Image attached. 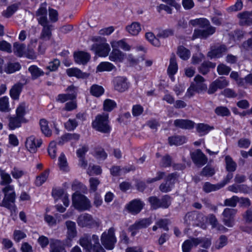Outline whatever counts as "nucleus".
Here are the masks:
<instances>
[{
  "mask_svg": "<svg viewBox=\"0 0 252 252\" xmlns=\"http://www.w3.org/2000/svg\"><path fill=\"white\" fill-rule=\"evenodd\" d=\"M152 222L151 218L143 219L136 221L133 224L130 226L128 230L131 232V235L134 236L139 229L148 226Z\"/></svg>",
  "mask_w": 252,
  "mask_h": 252,
  "instance_id": "9d476101",
  "label": "nucleus"
},
{
  "mask_svg": "<svg viewBox=\"0 0 252 252\" xmlns=\"http://www.w3.org/2000/svg\"><path fill=\"white\" fill-rule=\"evenodd\" d=\"M227 49L225 45H217L212 47L210 51L208 53L207 56L211 59L219 58L222 57L226 52Z\"/></svg>",
  "mask_w": 252,
  "mask_h": 252,
  "instance_id": "a211bd4d",
  "label": "nucleus"
},
{
  "mask_svg": "<svg viewBox=\"0 0 252 252\" xmlns=\"http://www.w3.org/2000/svg\"><path fill=\"white\" fill-rule=\"evenodd\" d=\"M41 144V139L36 138L34 136H31L27 138L25 145L28 151L31 153H35L37 149L40 147Z\"/></svg>",
  "mask_w": 252,
  "mask_h": 252,
  "instance_id": "4468645a",
  "label": "nucleus"
},
{
  "mask_svg": "<svg viewBox=\"0 0 252 252\" xmlns=\"http://www.w3.org/2000/svg\"><path fill=\"white\" fill-rule=\"evenodd\" d=\"M28 70L31 74L32 79L34 80L44 74V72L41 69L34 65L30 66Z\"/></svg>",
  "mask_w": 252,
  "mask_h": 252,
  "instance_id": "72a5a7b5",
  "label": "nucleus"
},
{
  "mask_svg": "<svg viewBox=\"0 0 252 252\" xmlns=\"http://www.w3.org/2000/svg\"><path fill=\"white\" fill-rule=\"evenodd\" d=\"M100 184L99 180L94 177H92L89 179V184L91 191L95 192L97 189V187Z\"/></svg>",
  "mask_w": 252,
  "mask_h": 252,
  "instance_id": "bf43d9fd",
  "label": "nucleus"
},
{
  "mask_svg": "<svg viewBox=\"0 0 252 252\" xmlns=\"http://www.w3.org/2000/svg\"><path fill=\"white\" fill-rule=\"evenodd\" d=\"M176 178V174L172 173L169 174L166 178V182L160 185V190L163 192L170 191L174 187Z\"/></svg>",
  "mask_w": 252,
  "mask_h": 252,
  "instance_id": "2eb2a0df",
  "label": "nucleus"
},
{
  "mask_svg": "<svg viewBox=\"0 0 252 252\" xmlns=\"http://www.w3.org/2000/svg\"><path fill=\"white\" fill-rule=\"evenodd\" d=\"M146 39L154 46L159 47L160 45L159 40L155 37L153 33L151 32H147L145 34Z\"/></svg>",
  "mask_w": 252,
  "mask_h": 252,
  "instance_id": "603ef678",
  "label": "nucleus"
},
{
  "mask_svg": "<svg viewBox=\"0 0 252 252\" xmlns=\"http://www.w3.org/2000/svg\"><path fill=\"white\" fill-rule=\"evenodd\" d=\"M25 119L20 118L17 116L12 117L9 119V127L11 129H15L21 126V123L24 122Z\"/></svg>",
  "mask_w": 252,
  "mask_h": 252,
  "instance_id": "2f4dec72",
  "label": "nucleus"
},
{
  "mask_svg": "<svg viewBox=\"0 0 252 252\" xmlns=\"http://www.w3.org/2000/svg\"><path fill=\"white\" fill-rule=\"evenodd\" d=\"M236 213V210L233 209L225 208L223 210L222 214V220L226 226L231 227L234 225V217Z\"/></svg>",
  "mask_w": 252,
  "mask_h": 252,
  "instance_id": "ddd939ff",
  "label": "nucleus"
},
{
  "mask_svg": "<svg viewBox=\"0 0 252 252\" xmlns=\"http://www.w3.org/2000/svg\"><path fill=\"white\" fill-rule=\"evenodd\" d=\"M200 242L198 238L190 237L186 240L182 244V248L183 252H189L191 249L199 245Z\"/></svg>",
  "mask_w": 252,
  "mask_h": 252,
  "instance_id": "aec40b11",
  "label": "nucleus"
},
{
  "mask_svg": "<svg viewBox=\"0 0 252 252\" xmlns=\"http://www.w3.org/2000/svg\"><path fill=\"white\" fill-rule=\"evenodd\" d=\"M178 70V65L176 61L175 56L171 57L170 60V64L168 67V73L169 75L173 76Z\"/></svg>",
  "mask_w": 252,
  "mask_h": 252,
  "instance_id": "ea45409f",
  "label": "nucleus"
},
{
  "mask_svg": "<svg viewBox=\"0 0 252 252\" xmlns=\"http://www.w3.org/2000/svg\"><path fill=\"white\" fill-rule=\"evenodd\" d=\"M216 63L210 62H206L202 63L199 68V72L203 75L206 74L210 68H215Z\"/></svg>",
  "mask_w": 252,
  "mask_h": 252,
  "instance_id": "a18cd8bd",
  "label": "nucleus"
},
{
  "mask_svg": "<svg viewBox=\"0 0 252 252\" xmlns=\"http://www.w3.org/2000/svg\"><path fill=\"white\" fill-rule=\"evenodd\" d=\"M230 78L235 80L236 83L239 85H244V80L240 77L239 75L237 72L232 71L230 75Z\"/></svg>",
  "mask_w": 252,
  "mask_h": 252,
  "instance_id": "338daca9",
  "label": "nucleus"
},
{
  "mask_svg": "<svg viewBox=\"0 0 252 252\" xmlns=\"http://www.w3.org/2000/svg\"><path fill=\"white\" fill-rule=\"evenodd\" d=\"M102 172V169L98 165H90L88 169L87 173L90 175H99Z\"/></svg>",
  "mask_w": 252,
  "mask_h": 252,
  "instance_id": "6e6d98bb",
  "label": "nucleus"
},
{
  "mask_svg": "<svg viewBox=\"0 0 252 252\" xmlns=\"http://www.w3.org/2000/svg\"><path fill=\"white\" fill-rule=\"evenodd\" d=\"M225 162L226 169L229 172H234L237 168V163L233 160L232 158L229 156H226L225 157Z\"/></svg>",
  "mask_w": 252,
  "mask_h": 252,
  "instance_id": "58836bf2",
  "label": "nucleus"
},
{
  "mask_svg": "<svg viewBox=\"0 0 252 252\" xmlns=\"http://www.w3.org/2000/svg\"><path fill=\"white\" fill-rule=\"evenodd\" d=\"M0 184L1 185H10L9 184L12 182V179L10 174L1 168H0Z\"/></svg>",
  "mask_w": 252,
  "mask_h": 252,
  "instance_id": "e433bc0d",
  "label": "nucleus"
},
{
  "mask_svg": "<svg viewBox=\"0 0 252 252\" xmlns=\"http://www.w3.org/2000/svg\"><path fill=\"white\" fill-rule=\"evenodd\" d=\"M58 164L60 170L64 171L68 170L67 158L64 153H62L59 157Z\"/></svg>",
  "mask_w": 252,
  "mask_h": 252,
  "instance_id": "4c0bfd02",
  "label": "nucleus"
},
{
  "mask_svg": "<svg viewBox=\"0 0 252 252\" xmlns=\"http://www.w3.org/2000/svg\"><path fill=\"white\" fill-rule=\"evenodd\" d=\"M64 245L65 244L60 240H52L50 243V252H66L63 248Z\"/></svg>",
  "mask_w": 252,
  "mask_h": 252,
  "instance_id": "c756f323",
  "label": "nucleus"
},
{
  "mask_svg": "<svg viewBox=\"0 0 252 252\" xmlns=\"http://www.w3.org/2000/svg\"><path fill=\"white\" fill-rule=\"evenodd\" d=\"M72 204L76 209L79 211L87 210L91 207L90 200L86 196L78 192L72 195Z\"/></svg>",
  "mask_w": 252,
  "mask_h": 252,
  "instance_id": "423d86ee",
  "label": "nucleus"
},
{
  "mask_svg": "<svg viewBox=\"0 0 252 252\" xmlns=\"http://www.w3.org/2000/svg\"><path fill=\"white\" fill-rule=\"evenodd\" d=\"M111 44L112 48H121L125 51H129L130 49V46L123 40L114 41Z\"/></svg>",
  "mask_w": 252,
  "mask_h": 252,
  "instance_id": "c03bdc74",
  "label": "nucleus"
},
{
  "mask_svg": "<svg viewBox=\"0 0 252 252\" xmlns=\"http://www.w3.org/2000/svg\"><path fill=\"white\" fill-rule=\"evenodd\" d=\"M18 9V5L14 4L9 6L5 11L3 12V15L6 17L11 16Z\"/></svg>",
  "mask_w": 252,
  "mask_h": 252,
  "instance_id": "0e129e2a",
  "label": "nucleus"
},
{
  "mask_svg": "<svg viewBox=\"0 0 252 252\" xmlns=\"http://www.w3.org/2000/svg\"><path fill=\"white\" fill-rule=\"evenodd\" d=\"M144 204L142 201L138 199H134L126 206V208L133 215H136L139 213L142 209Z\"/></svg>",
  "mask_w": 252,
  "mask_h": 252,
  "instance_id": "f3484780",
  "label": "nucleus"
},
{
  "mask_svg": "<svg viewBox=\"0 0 252 252\" xmlns=\"http://www.w3.org/2000/svg\"><path fill=\"white\" fill-rule=\"evenodd\" d=\"M187 139L185 136L176 135L168 138V142L170 146H179L186 143Z\"/></svg>",
  "mask_w": 252,
  "mask_h": 252,
  "instance_id": "7c9ffc66",
  "label": "nucleus"
},
{
  "mask_svg": "<svg viewBox=\"0 0 252 252\" xmlns=\"http://www.w3.org/2000/svg\"><path fill=\"white\" fill-rule=\"evenodd\" d=\"M126 54L119 50L117 48H112V51L110 53L109 59L113 62H122L126 58Z\"/></svg>",
  "mask_w": 252,
  "mask_h": 252,
  "instance_id": "5701e85b",
  "label": "nucleus"
},
{
  "mask_svg": "<svg viewBox=\"0 0 252 252\" xmlns=\"http://www.w3.org/2000/svg\"><path fill=\"white\" fill-rule=\"evenodd\" d=\"M125 30L131 36H137L142 30L141 25L138 22H133L127 25Z\"/></svg>",
  "mask_w": 252,
  "mask_h": 252,
  "instance_id": "4be33fe9",
  "label": "nucleus"
},
{
  "mask_svg": "<svg viewBox=\"0 0 252 252\" xmlns=\"http://www.w3.org/2000/svg\"><path fill=\"white\" fill-rule=\"evenodd\" d=\"M21 68V65L18 63H10L7 64L4 68V71L7 73H13L18 71Z\"/></svg>",
  "mask_w": 252,
  "mask_h": 252,
  "instance_id": "de8ad7c7",
  "label": "nucleus"
},
{
  "mask_svg": "<svg viewBox=\"0 0 252 252\" xmlns=\"http://www.w3.org/2000/svg\"><path fill=\"white\" fill-rule=\"evenodd\" d=\"M79 244L89 252H105L99 243L98 236L96 235H93L91 240L87 235L82 237L80 239Z\"/></svg>",
  "mask_w": 252,
  "mask_h": 252,
  "instance_id": "7ed1b4c3",
  "label": "nucleus"
},
{
  "mask_svg": "<svg viewBox=\"0 0 252 252\" xmlns=\"http://www.w3.org/2000/svg\"><path fill=\"white\" fill-rule=\"evenodd\" d=\"M76 221L78 225L81 227H97L100 223L98 219L94 218L91 215L88 213H84L79 215Z\"/></svg>",
  "mask_w": 252,
  "mask_h": 252,
  "instance_id": "0eeeda50",
  "label": "nucleus"
},
{
  "mask_svg": "<svg viewBox=\"0 0 252 252\" xmlns=\"http://www.w3.org/2000/svg\"><path fill=\"white\" fill-rule=\"evenodd\" d=\"M40 126L42 133L46 136H50L52 134V131L49 127L48 123L45 119H41L40 121Z\"/></svg>",
  "mask_w": 252,
  "mask_h": 252,
  "instance_id": "49530a36",
  "label": "nucleus"
},
{
  "mask_svg": "<svg viewBox=\"0 0 252 252\" xmlns=\"http://www.w3.org/2000/svg\"><path fill=\"white\" fill-rule=\"evenodd\" d=\"M90 93L94 96L98 97L103 94L104 89L101 86L94 85L91 88Z\"/></svg>",
  "mask_w": 252,
  "mask_h": 252,
  "instance_id": "864d4df0",
  "label": "nucleus"
},
{
  "mask_svg": "<svg viewBox=\"0 0 252 252\" xmlns=\"http://www.w3.org/2000/svg\"><path fill=\"white\" fill-rule=\"evenodd\" d=\"M60 64V62L59 60L55 59L53 61L49 63L46 66V68L49 70V71H55L59 67Z\"/></svg>",
  "mask_w": 252,
  "mask_h": 252,
  "instance_id": "052dcab7",
  "label": "nucleus"
},
{
  "mask_svg": "<svg viewBox=\"0 0 252 252\" xmlns=\"http://www.w3.org/2000/svg\"><path fill=\"white\" fill-rule=\"evenodd\" d=\"M214 82L219 89H222L229 85V81L223 77H220Z\"/></svg>",
  "mask_w": 252,
  "mask_h": 252,
  "instance_id": "13d9d810",
  "label": "nucleus"
},
{
  "mask_svg": "<svg viewBox=\"0 0 252 252\" xmlns=\"http://www.w3.org/2000/svg\"><path fill=\"white\" fill-rule=\"evenodd\" d=\"M115 230L113 227L110 228L107 231H104L101 236L102 245L108 250H112L114 248L117 239L115 235Z\"/></svg>",
  "mask_w": 252,
  "mask_h": 252,
  "instance_id": "6e6552de",
  "label": "nucleus"
},
{
  "mask_svg": "<svg viewBox=\"0 0 252 252\" xmlns=\"http://www.w3.org/2000/svg\"><path fill=\"white\" fill-rule=\"evenodd\" d=\"M4 196L0 203V206L5 207L11 212H15L16 208L15 205L16 193L14 187L12 185H7L2 189Z\"/></svg>",
  "mask_w": 252,
  "mask_h": 252,
  "instance_id": "f03ea898",
  "label": "nucleus"
},
{
  "mask_svg": "<svg viewBox=\"0 0 252 252\" xmlns=\"http://www.w3.org/2000/svg\"><path fill=\"white\" fill-rule=\"evenodd\" d=\"M177 55L183 60H188L190 56V51L185 47L180 46L178 48Z\"/></svg>",
  "mask_w": 252,
  "mask_h": 252,
  "instance_id": "79ce46f5",
  "label": "nucleus"
},
{
  "mask_svg": "<svg viewBox=\"0 0 252 252\" xmlns=\"http://www.w3.org/2000/svg\"><path fill=\"white\" fill-rule=\"evenodd\" d=\"M215 113L219 116H227L230 115L229 110L225 107H218L215 109Z\"/></svg>",
  "mask_w": 252,
  "mask_h": 252,
  "instance_id": "69168bd1",
  "label": "nucleus"
},
{
  "mask_svg": "<svg viewBox=\"0 0 252 252\" xmlns=\"http://www.w3.org/2000/svg\"><path fill=\"white\" fill-rule=\"evenodd\" d=\"M227 238L224 235H221L219 240L216 241L215 243V248L217 249L222 248L227 244Z\"/></svg>",
  "mask_w": 252,
  "mask_h": 252,
  "instance_id": "774afa93",
  "label": "nucleus"
},
{
  "mask_svg": "<svg viewBox=\"0 0 252 252\" xmlns=\"http://www.w3.org/2000/svg\"><path fill=\"white\" fill-rule=\"evenodd\" d=\"M77 89L74 86H70L66 89V91L70 92L67 94H62L58 95L57 101L64 103L69 100H73L76 98Z\"/></svg>",
  "mask_w": 252,
  "mask_h": 252,
  "instance_id": "9b49d317",
  "label": "nucleus"
},
{
  "mask_svg": "<svg viewBox=\"0 0 252 252\" xmlns=\"http://www.w3.org/2000/svg\"><path fill=\"white\" fill-rule=\"evenodd\" d=\"M40 25L43 27L40 35L41 38L45 40L50 39L52 36V25L50 23Z\"/></svg>",
  "mask_w": 252,
  "mask_h": 252,
  "instance_id": "cd10ccee",
  "label": "nucleus"
},
{
  "mask_svg": "<svg viewBox=\"0 0 252 252\" xmlns=\"http://www.w3.org/2000/svg\"><path fill=\"white\" fill-rule=\"evenodd\" d=\"M36 19L40 25L49 23L47 17V3L44 2L40 5L35 13Z\"/></svg>",
  "mask_w": 252,
  "mask_h": 252,
  "instance_id": "f8f14e48",
  "label": "nucleus"
},
{
  "mask_svg": "<svg viewBox=\"0 0 252 252\" xmlns=\"http://www.w3.org/2000/svg\"><path fill=\"white\" fill-rule=\"evenodd\" d=\"M57 195L59 196L60 197V199L62 200L63 203L65 207H67L69 204V200L68 199L69 195L67 193H64L62 189H59L55 192Z\"/></svg>",
  "mask_w": 252,
  "mask_h": 252,
  "instance_id": "8fccbe9b",
  "label": "nucleus"
},
{
  "mask_svg": "<svg viewBox=\"0 0 252 252\" xmlns=\"http://www.w3.org/2000/svg\"><path fill=\"white\" fill-rule=\"evenodd\" d=\"M239 197L237 196H233L230 198L226 199L224 200V206H230L234 207L236 206L237 203L238 202Z\"/></svg>",
  "mask_w": 252,
  "mask_h": 252,
  "instance_id": "680f3d73",
  "label": "nucleus"
},
{
  "mask_svg": "<svg viewBox=\"0 0 252 252\" xmlns=\"http://www.w3.org/2000/svg\"><path fill=\"white\" fill-rule=\"evenodd\" d=\"M220 189H221V186H220L219 183L213 185L208 182H206L203 186V190L206 192H210L211 191H216Z\"/></svg>",
  "mask_w": 252,
  "mask_h": 252,
  "instance_id": "5fc2aeb1",
  "label": "nucleus"
},
{
  "mask_svg": "<svg viewBox=\"0 0 252 252\" xmlns=\"http://www.w3.org/2000/svg\"><path fill=\"white\" fill-rule=\"evenodd\" d=\"M237 17L239 19L241 25L250 26L252 25V11L251 12L244 11L238 14Z\"/></svg>",
  "mask_w": 252,
  "mask_h": 252,
  "instance_id": "393cba45",
  "label": "nucleus"
},
{
  "mask_svg": "<svg viewBox=\"0 0 252 252\" xmlns=\"http://www.w3.org/2000/svg\"><path fill=\"white\" fill-rule=\"evenodd\" d=\"M191 157L193 162L197 165L202 166L207 162V158L200 150L191 153Z\"/></svg>",
  "mask_w": 252,
  "mask_h": 252,
  "instance_id": "6ab92c4d",
  "label": "nucleus"
},
{
  "mask_svg": "<svg viewBox=\"0 0 252 252\" xmlns=\"http://www.w3.org/2000/svg\"><path fill=\"white\" fill-rule=\"evenodd\" d=\"M117 106L116 102L111 99H105L103 104V109L104 111L111 112Z\"/></svg>",
  "mask_w": 252,
  "mask_h": 252,
  "instance_id": "37998d69",
  "label": "nucleus"
},
{
  "mask_svg": "<svg viewBox=\"0 0 252 252\" xmlns=\"http://www.w3.org/2000/svg\"><path fill=\"white\" fill-rule=\"evenodd\" d=\"M75 62L78 64H86L90 59V55L83 51H79L74 54Z\"/></svg>",
  "mask_w": 252,
  "mask_h": 252,
  "instance_id": "bb28decb",
  "label": "nucleus"
},
{
  "mask_svg": "<svg viewBox=\"0 0 252 252\" xmlns=\"http://www.w3.org/2000/svg\"><path fill=\"white\" fill-rule=\"evenodd\" d=\"M205 79L201 75H197L194 78V83H192L193 84L194 88L196 89V92L199 93L203 91L207 90V86L206 84L204 83Z\"/></svg>",
  "mask_w": 252,
  "mask_h": 252,
  "instance_id": "412c9836",
  "label": "nucleus"
},
{
  "mask_svg": "<svg viewBox=\"0 0 252 252\" xmlns=\"http://www.w3.org/2000/svg\"><path fill=\"white\" fill-rule=\"evenodd\" d=\"M9 98L7 96H3L0 98V111L2 112H9Z\"/></svg>",
  "mask_w": 252,
  "mask_h": 252,
  "instance_id": "09e8293b",
  "label": "nucleus"
},
{
  "mask_svg": "<svg viewBox=\"0 0 252 252\" xmlns=\"http://www.w3.org/2000/svg\"><path fill=\"white\" fill-rule=\"evenodd\" d=\"M212 129V127L203 123L198 124L196 126V130L201 135L206 134Z\"/></svg>",
  "mask_w": 252,
  "mask_h": 252,
  "instance_id": "3c124183",
  "label": "nucleus"
},
{
  "mask_svg": "<svg viewBox=\"0 0 252 252\" xmlns=\"http://www.w3.org/2000/svg\"><path fill=\"white\" fill-rule=\"evenodd\" d=\"M189 24L193 26H199L203 30H195L192 39L194 40L197 38H206L214 34L216 31L215 28L210 26L209 21L205 18H199L191 20Z\"/></svg>",
  "mask_w": 252,
  "mask_h": 252,
  "instance_id": "f257e3e1",
  "label": "nucleus"
},
{
  "mask_svg": "<svg viewBox=\"0 0 252 252\" xmlns=\"http://www.w3.org/2000/svg\"><path fill=\"white\" fill-rule=\"evenodd\" d=\"M92 40L95 43L92 45L91 50L99 57H107L110 51V48L105 39L96 36L94 37Z\"/></svg>",
  "mask_w": 252,
  "mask_h": 252,
  "instance_id": "20e7f679",
  "label": "nucleus"
},
{
  "mask_svg": "<svg viewBox=\"0 0 252 252\" xmlns=\"http://www.w3.org/2000/svg\"><path fill=\"white\" fill-rule=\"evenodd\" d=\"M22 90V85L20 84L14 85L10 90V95L13 99H18Z\"/></svg>",
  "mask_w": 252,
  "mask_h": 252,
  "instance_id": "a19ab883",
  "label": "nucleus"
},
{
  "mask_svg": "<svg viewBox=\"0 0 252 252\" xmlns=\"http://www.w3.org/2000/svg\"><path fill=\"white\" fill-rule=\"evenodd\" d=\"M78 126V123L75 119H69L64 124L65 128L68 131H72L74 130Z\"/></svg>",
  "mask_w": 252,
  "mask_h": 252,
  "instance_id": "4d7b16f0",
  "label": "nucleus"
},
{
  "mask_svg": "<svg viewBox=\"0 0 252 252\" xmlns=\"http://www.w3.org/2000/svg\"><path fill=\"white\" fill-rule=\"evenodd\" d=\"M26 47L24 44L15 42L13 44V52L18 57H22L26 54Z\"/></svg>",
  "mask_w": 252,
  "mask_h": 252,
  "instance_id": "473e14b6",
  "label": "nucleus"
},
{
  "mask_svg": "<svg viewBox=\"0 0 252 252\" xmlns=\"http://www.w3.org/2000/svg\"><path fill=\"white\" fill-rule=\"evenodd\" d=\"M49 170L47 169L37 176L35 180V185L39 187L43 185L48 179L49 175Z\"/></svg>",
  "mask_w": 252,
  "mask_h": 252,
  "instance_id": "f704fd0d",
  "label": "nucleus"
},
{
  "mask_svg": "<svg viewBox=\"0 0 252 252\" xmlns=\"http://www.w3.org/2000/svg\"><path fill=\"white\" fill-rule=\"evenodd\" d=\"M113 87L115 90L120 93L127 91L130 83L127 79L124 76H117L113 80Z\"/></svg>",
  "mask_w": 252,
  "mask_h": 252,
  "instance_id": "1a4fd4ad",
  "label": "nucleus"
},
{
  "mask_svg": "<svg viewBox=\"0 0 252 252\" xmlns=\"http://www.w3.org/2000/svg\"><path fill=\"white\" fill-rule=\"evenodd\" d=\"M174 124L176 127L185 129H192L195 125V123L193 121L187 119L175 120Z\"/></svg>",
  "mask_w": 252,
  "mask_h": 252,
  "instance_id": "b1692460",
  "label": "nucleus"
},
{
  "mask_svg": "<svg viewBox=\"0 0 252 252\" xmlns=\"http://www.w3.org/2000/svg\"><path fill=\"white\" fill-rule=\"evenodd\" d=\"M115 68L114 65L108 62L100 63L96 67L97 72L111 71Z\"/></svg>",
  "mask_w": 252,
  "mask_h": 252,
  "instance_id": "c9c22d12",
  "label": "nucleus"
},
{
  "mask_svg": "<svg viewBox=\"0 0 252 252\" xmlns=\"http://www.w3.org/2000/svg\"><path fill=\"white\" fill-rule=\"evenodd\" d=\"M66 72L69 77H75L79 79H85L89 76L88 73L83 72L76 67L68 68L66 69Z\"/></svg>",
  "mask_w": 252,
  "mask_h": 252,
  "instance_id": "a878e982",
  "label": "nucleus"
},
{
  "mask_svg": "<svg viewBox=\"0 0 252 252\" xmlns=\"http://www.w3.org/2000/svg\"><path fill=\"white\" fill-rule=\"evenodd\" d=\"M231 68L224 64H220L217 67V71L220 75H227Z\"/></svg>",
  "mask_w": 252,
  "mask_h": 252,
  "instance_id": "e2e57ef3",
  "label": "nucleus"
},
{
  "mask_svg": "<svg viewBox=\"0 0 252 252\" xmlns=\"http://www.w3.org/2000/svg\"><path fill=\"white\" fill-rule=\"evenodd\" d=\"M108 118L109 115L106 113L97 115L92 123L93 127L101 132H110L111 127L109 125Z\"/></svg>",
  "mask_w": 252,
  "mask_h": 252,
  "instance_id": "39448f33",
  "label": "nucleus"
},
{
  "mask_svg": "<svg viewBox=\"0 0 252 252\" xmlns=\"http://www.w3.org/2000/svg\"><path fill=\"white\" fill-rule=\"evenodd\" d=\"M228 190L234 193H247L249 191V188L245 185L233 184L228 187Z\"/></svg>",
  "mask_w": 252,
  "mask_h": 252,
  "instance_id": "c85d7f7f",
  "label": "nucleus"
},
{
  "mask_svg": "<svg viewBox=\"0 0 252 252\" xmlns=\"http://www.w3.org/2000/svg\"><path fill=\"white\" fill-rule=\"evenodd\" d=\"M65 225L67 230L66 240V243H67V241H71L77 236V231L76 223L73 221L67 220Z\"/></svg>",
  "mask_w": 252,
  "mask_h": 252,
  "instance_id": "dca6fc26",
  "label": "nucleus"
}]
</instances>
